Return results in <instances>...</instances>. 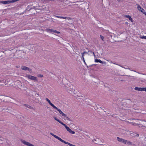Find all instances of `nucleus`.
<instances>
[{"label":"nucleus","mask_w":146,"mask_h":146,"mask_svg":"<svg viewBox=\"0 0 146 146\" xmlns=\"http://www.w3.org/2000/svg\"><path fill=\"white\" fill-rule=\"evenodd\" d=\"M26 77L29 79L36 81L37 82L38 81L37 78L36 77L34 76L29 74L27 75Z\"/></svg>","instance_id":"f257e3e1"},{"label":"nucleus","mask_w":146,"mask_h":146,"mask_svg":"<svg viewBox=\"0 0 146 146\" xmlns=\"http://www.w3.org/2000/svg\"><path fill=\"white\" fill-rule=\"evenodd\" d=\"M21 141L23 143L28 146H34L33 144L30 143L29 142L26 141L24 140H21Z\"/></svg>","instance_id":"f03ea898"},{"label":"nucleus","mask_w":146,"mask_h":146,"mask_svg":"<svg viewBox=\"0 0 146 146\" xmlns=\"http://www.w3.org/2000/svg\"><path fill=\"white\" fill-rule=\"evenodd\" d=\"M67 130L70 133L72 134H74L75 132L74 131H73L70 128L68 127L67 125L65 127Z\"/></svg>","instance_id":"7ed1b4c3"},{"label":"nucleus","mask_w":146,"mask_h":146,"mask_svg":"<svg viewBox=\"0 0 146 146\" xmlns=\"http://www.w3.org/2000/svg\"><path fill=\"white\" fill-rule=\"evenodd\" d=\"M6 85L7 84V83L6 82V80L4 79L1 80H0V85L1 86H4V84Z\"/></svg>","instance_id":"20e7f679"},{"label":"nucleus","mask_w":146,"mask_h":146,"mask_svg":"<svg viewBox=\"0 0 146 146\" xmlns=\"http://www.w3.org/2000/svg\"><path fill=\"white\" fill-rule=\"evenodd\" d=\"M130 135L132 136H136L138 137L139 136V135L137 134L136 132L131 131L130 132Z\"/></svg>","instance_id":"39448f33"},{"label":"nucleus","mask_w":146,"mask_h":146,"mask_svg":"<svg viewBox=\"0 0 146 146\" xmlns=\"http://www.w3.org/2000/svg\"><path fill=\"white\" fill-rule=\"evenodd\" d=\"M55 17L58 18H60V19H71V18L70 17H62V16H56Z\"/></svg>","instance_id":"423d86ee"},{"label":"nucleus","mask_w":146,"mask_h":146,"mask_svg":"<svg viewBox=\"0 0 146 146\" xmlns=\"http://www.w3.org/2000/svg\"><path fill=\"white\" fill-rule=\"evenodd\" d=\"M11 111V109H9V108H7L5 109L4 108L2 110V111L3 112H10Z\"/></svg>","instance_id":"0eeeda50"},{"label":"nucleus","mask_w":146,"mask_h":146,"mask_svg":"<svg viewBox=\"0 0 146 146\" xmlns=\"http://www.w3.org/2000/svg\"><path fill=\"white\" fill-rule=\"evenodd\" d=\"M125 17L127 18H128L129 19V20L131 22H133V21L131 17L129 15H125Z\"/></svg>","instance_id":"6e6552de"},{"label":"nucleus","mask_w":146,"mask_h":146,"mask_svg":"<svg viewBox=\"0 0 146 146\" xmlns=\"http://www.w3.org/2000/svg\"><path fill=\"white\" fill-rule=\"evenodd\" d=\"M54 30L52 29H46V31L50 33H53Z\"/></svg>","instance_id":"1a4fd4ad"},{"label":"nucleus","mask_w":146,"mask_h":146,"mask_svg":"<svg viewBox=\"0 0 146 146\" xmlns=\"http://www.w3.org/2000/svg\"><path fill=\"white\" fill-rule=\"evenodd\" d=\"M143 88H139L137 87H135L134 89L138 91H143Z\"/></svg>","instance_id":"9d476101"},{"label":"nucleus","mask_w":146,"mask_h":146,"mask_svg":"<svg viewBox=\"0 0 146 146\" xmlns=\"http://www.w3.org/2000/svg\"><path fill=\"white\" fill-rule=\"evenodd\" d=\"M29 68L24 66H22L21 67V69L24 70H28Z\"/></svg>","instance_id":"9b49d317"},{"label":"nucleus","mask_w":146,"mask_h":146,"mask_svg":"<svg viewBox=\"0 0 146 146\" xmlns=\"http://www.w3.org/2000/svg\"><path fill=\"white\" fill-rule=\"evenodd\" d=\"M120 66L121 67L125 69H129L130 70H131V71H134V72H136V71H135V70H131L130 69V68H128L127 67V66H126L127 67H124L123 66H121L120 65Z\"/></svg>","instance_id":"f8f14e48"},{"label":"nucleus","mask_w":146,"mask_h":146,"mask_svg":"<svg viewBox=\"0 0 146 146\" xmlns=\"http://www.w3.org/2000/svg\"><path fill=\"white\" fill-rule=\"evenodd\" d=\"M137 9H138L140 11H141L142 10H143V8H142V7H141L138 4H137Z\"/></svg>","instance_id":"ddd939ff"},{"label":"nucleus","mask_w":146,"mask_h":146,"mask_svg":"<svg viewBox=\"0 0 146 146\" xmlns=\"http://www.w3.org/2000/svg\"><path fill=\"white\" fill-rule=\"evenodd\" d=\"M24 106L30 109H33V107L31 106L28 105H27V104H25L24 105Z\"/></svg>","instance_id":"4468645a"},{"label":"nucleus","mask_w":146,"mask_h":146,"mask_svg":"<svg viewBox=\"0 0 146 146\" xmlns=\"http://www.w3.org/2000/svg\"><path fill=\"white\" fill-rule=\"evenodd\" d=\"M10 3L9 0L3 1V4H8Z\"/></svg>","instance_id":"2eb2a0df"},{"label":"nucleus","mask_w":146,"mask_h":146,"mask_svg":"<svg viewBox=\"0 0 146 146\" xmlns=\"http://www.w3.org/2000/svg\"><path fill=\"white\" fill-rule=\"evenodd\" d=\"M63 143H64L65 144H66L69 145L70 146H72V144L70 143H68V142H66L64 140L62 142Z\"/></svg>","instance_id":"dca6fc26"},{"label":"nucleus","mask_w":146,"mask_h":146,"mask_svg":"<svg viewBox=\"0 0 146 146\" xmlns=\"http://www.w3.org/2000/svg\"><path fill=\"white\" fill-rule=\"evenodd\" d=\"M51 106H52L54 109H56L57 110L58 109V108H57L56 106H55L52 103L50 105Z\"/></svg>","instance_id":"f3484780"},{"label":"nucleus","mask_w":146,"mask_h":146,"mask_svg":"<svg viewBox=\"0 0 146 146\" xmlns=\"http://www.w3.org/2000/svg\"><path fill=\"white\" fill-rule=\"evenodd\" d=\"M58 122H59L60 123H61L62 125H63L64 127H65L66 125L65 124H64L62 122L59 120V121H58Z\"/></svg>","instance_id":"a211bd4d"},{"label":"nucleus","mask_w":146,"mask_h":146,"mask_svg":"<svg viewBox=\"0 0 146 146\" xmlns=\"http://www.w3.org/2000/svg\"><path fill=\"white\" fill-rule=\"evenodd\" d=\"M58 122H59L60 123H61L62 125H63L64 127H65L66 125L65 124H64L62 122L59 120V121H58Z\"/></svg>","instance_id":"6ab92c4d"},{"label":"nucleus","mask_w":146,"mask_h":146,"mask_svg":"<svg viewBox=\"0 0 146 146\" xmlns=\"http://www.w3.org/2000/svg\"><path fill=\"white\" fill-rule=\"evenodd\" d=\"M117 140L118 141L121 142L122 141H123V139L122 138H119V137H117Z\"/></svg>","instance_id":"aec40b11"},{"label":"nucleus","mask_w":146,"mask_h":146,"mask_svg":"<svg viewBox=\"0 0 146 146\" xmlns=\"http://www.w3.org/2000/svg\"><path fill=\"white\" fill-rule=\"evenodd\" d=\"M65 117L67 120H68L70 121H72V120L71 119L69 118L68 117H67V115L66 117Z\"/></svg>","instance_id":"412c9836"},{"label":"nucleus","mask_w":146,"mask_h":146,"mask_svg":"<svg viewBox=\"0 0 146 146\" xmlns=\"http://www.w3.org/2000/svg\"><path fill=\"white\" fill-rule=\"evenodd\" d=\"M45 100L48 102L50 105V104L52 103L50 101L48 98H46Z\"/></svg>","instance_id":"4be33fe9"},{"label":"nucleus","mask_w":146,"mask_h":146,"mask_svg":"<svg viewBox=\"0 0 146 146\" xmlns=\"http://www.w3.org/2000/svg\"><path fill=\"white\" fill-rule=\"evenodd\" d=\"M100 37L103 41H104V36L100 35Z\"/></svg>","instance_id":"5701e85b"},{"label":"nucleus","mask_w":146,"mask_h":146,"mask_svg":"<svg viewBox=\"0 0 146 146\" xmlns=\"http://www.w3.org/2000/svg\"><path fill=\"white\" fill-rule=\"evenodd\" d=\"M53 33H57L58 34H60V32L57 31H56V30H54Z\"/></svg>","instance_id":"b1692460"},{"label":"nucleus","mask_w":146,"mask_h":146,"mask_svg":"<svg viewBox=\"0 0 146 146\" xmlns=\"http://www.w3.org/2000/svg\"><path fill=\"white\" fill-rule=\"evenodd\" d=\"M17 1V0H12L11 1H9L10 3H14Z\"/></svg>","instance_id":"393cba45"},{"label":"nucleus","mask_w":146,"mask_h":146,"mask_svg":"<svg viewBox=\"0 0 146 146\" xmlns=\"http://www.w3.org/2000/svg\"><path fill=\"white\" fill-rule=\"evenodd\" d=\"M100 59H95V61L96 62H100Z\"/></svg>","instance_id":"a878e982"},{"label":"nucleus","mask_w":146,"mask_h":146,"mask_svg":"<svg viewBox=\"0 0 146 146\" xmlns=\"http://www.w3.org/2000/svg\"><path fill=\"white\" fill-rule=\"evenodd\" d=\"M141 39H146V36H143L140 37Z\"/></svg>","instance_id":"bb28decb"},{"label":"nucleus","mask_w":146,"mask_h":146,"mask_svg":"<svg viewBox=\"0 0 146 146\" xmlns=\"http://www.w3.org/2000/svg\"><path fill=\"white\" fill-rule=\"evenodd\" d=\"M100 63H101V64H105L106 63V62L104 61H101V60L100 61Z\"/></svg>","instance_id":"cd10ccee"},{"label":"nucleus","mask_w":146,"mask_h":146,"mask_svg":"<svg viewBox=\"0 0 146 146\" xmlns=\"http://www.w3.org/2000/svg\"><path fill=\"white\" fill-rule=\"evenodd\" d=\"M127 142V141L124 139H123V141L121 142L123 143H126Z\"/></svg>","instance_id":"c85d7f7f"},{"label":"nucleus","mask_w":146,"mask_h":146,"mask_svg":"<svg viewBox=\"0 0 146 146\" xmlns=\"http://www.w3.org/2000/svg\"><path fill=\"white\" fill-rule=\"evenodd\" d=\"M82 60L84 63L86 65H87V64L85 61V60H84V57L82 58Z\"/></svg>","instance_id":"c756f323"},{"label":"nucleus","mask_w":146,"mask_h":146,"mask_svg":"<svg viewBox=\"0 0 146 146\" xmlns=\"http://www.w3.org/2000/svg\"><path fill=\"white\" fill-rule=\"evenodd\" d=\"M58 110L60 114H61L62 113V112H63L61 111V110L60 109H58V110Z\"/></svg>","instance_id":"7c9ffc66"},{"label":"nucleus","mask_w":146,"mask_h":146,"mask_svg":"<svg viewBox=\"0 0 146 146\" xmlns=\"http://www.w3.org/2000/svg\"><path fill=\"white\" fill-rule=\"evenodd\" d=\"M61 114L63 116H64V117H66V114H65V113H64L63 112H62V113Z\"/></svg>","instance_id":"2f4dec72"},{"label":"nucleus","mask_w":146,"mask_h":146,"mask_svg":"<svg viewBox=\"0 0 146 146\" xmlns=\"http://www.w3.org/2000/svg\"><path fill=\"white\" fill-rule=\"evenodd\" d=\"M54 118L56 121L58 122L59 121V120L57 117H54Z\"/></svg>","instance_id":"473e14b6"},{"label":"nucleus","mask_w":146,"mask_h":146,"mask_svg":"<svg viewBox=\"0 0 146 146\" xmlns=\"http://www.w3.org/2000/svg\"><path fill=\"white\" fill-rule=\"evenodd\" d=\"M38 77H43V76L42 75L39 74L38 75Z\"/></svg>","instance_id":"72a5a7b5"},{"label":"nucleus","mask_w":146,"mask_h":146,"mask_svg":"<svg viewBox=\"0 0 146 146\" xmlns=\"http://www.w3.org/2000/svg\"><path fill=\"white\" fill-rule=\"evenodd\" d=\"M28 70L29 72H30L31 73L32 72V69L29 68Z\"/></svg>","instance_id":"f704fd0d"},{"label":"nucleus","mask_w":146,"mask_h":146,"mask_svg":"<svg viewBox=\"0 0 146 146\" xmlns=\"http://www.w3.org/2000/svg\"><path fill=\"white\" fill-rule=\"evenodd\" d=\"M142 89L143 91H145L146 92V87L143 88Z\"/></svg>","instance_id":"c9c22d12"},{"label":"nucleus","mask_w":146,"mask_h":146,"mask_svg":"<svg viewBox=\"0 0 146 146\" xmlns=\"http://www.w3.org/2000/svg\"><path fill=\"white\" fill-rule=\"evenodd\" d=\"M53 136L55 138H56L57 139V138L58 137V136H57L55 135H54Z\"/></svg>","instance_id":"e433bc0d"},{"label":"nucleus","mask_w":146,"mask_h":146,"mask_svg":"<svg viewBox=\"0 0 146 146\" xmlns=\"http://www.w3.org/2000/svg\"><path fill=\"white\" fill-rule=\"evenodd\" d=\"M57 139H58V140H59V141H60L62 140V139L60 138L59 137H58V138H57Z\"/></svg>","instance_id":"4c0bfd02"},{"label":"nucleus","mask_w":146,"mask_h":146,"mask_svg":"<svg viewBox=\"0 0 146 146\" xmlns=\"http://www.w3.org/2000/svg\"><path fill=\"white\" fill-rule=\"evenodd\" d=\"M84 54L83 53H82V58L84 57Z\"/></svg>","instance_id":"58836bf2"},{"label":"nucleus","mask_w":146,"mask_h":146,"mask_svg":"<svg viewBox=\"0 0 146 146\" xmlns=\"http://www.w3.org/2000/svg\"><path fill=\"white\" fill-rule=\"evenodd\" d=\"M127 143L129 144H131V143L129 141H127Z\"/></svg>","instance_id":"ea45409f"},{"label":"nucleus","mask_w":146,"mask_h":146,"mask_svg":"<svg viewBox=\"0 0 146 146\" xmlns=\"http://www.w3.org/2000/svg\"><path fill=\"white\" fill-rule=\"evenodd\" d=\"M141 11L143 13L145 12V10L143 9V10H142Z\"/></svg>","instance_id":"a19ab883"},{"label":"nucleus","mask_w":146,"mask_h":146,"mask_svg":"<svg viewBox=\"0 0 146 146\" xmlns=\"http://www.w3.org/2000/svg\"><path fill=\"white\" fill-rule=\"evenodd\" d=\"M113 64H115L117 65H118V66H120V65L119 64H116V63H113Z\"/></svg>","instance_id":"79ce46f5"},{"label":"nucleus","mask_w":146,"mask_h":146,"mask_svg":"<svg viewBox=\"0 0 146 146\" xmlns=\"http://www.w3.org/2000/svg\"><path fill=\"white\" fill-rule=\"evenodd\" d=\"M32 9H36V8L35 7H33V8Z\"/></svg>","instance_id":"37998d69"},{"label":"nucleus","mask_w":146,"mask_h":146,"mask_svg":"<svg viewBox=\"0 0 146 146\" xmlns=\"http://www.w3.org/2000/svg\"><path fill=\"white\" fill-rule=\"evenodd\" d=\"M50 134H51V135H52L53 136H54V134L53 133H50Z\"/></svg>","instance_id":"c03bdc74"},{"label":"nucleus","mask_w":146,"mask_h":146,"mask_svg":"<svg viewBox=\"0 0 146 146\" xmlns=\"http://www.w3.org/2000/svg\"><path fill=\"white\" fill-rule=\"evenodd\" d=\"M93 55L94 56V57H96V56L95 54V53L94 52H93Z\"/></svg>","instance_id":"a18cd8bd"},{"label":"nucleus","mask_w":146,"mask_h":146,"mask_svg":"<svg viewBox=\"0 0 146 146\" xmlns=\"http://www.w3.org/2000/svg\"><path fill=\"white\" fill-rule=\"evenodd\" d=\"M145 15H146V12H144L143 13Z\"/></svg>","instance_id":"49530a36"},{"label":"nucleus","mask_w":146,"mask_h":146,"mask_svg":"<svg viewBox=\"0 0 146 146\" xmlns=\"http://www.w3.org/2000/svg\"><path fill=\"white\" fill-rule=\"evenodd\" d=\"M83 53L85 54H87L88 53V52H83Z\"/></svg>","instance_id":"de8ad7c7"},{"label":"nucleus","mask_w":146,"mask_h":146,"mask_svg":"<svg viewBox=\"0 0 146 146\" xmlns=\"http://www.w3.org/2000/svg\"><path fill=\"white\" fill-rule=\"evenodd\" d=\"M3 3V1H0V3Z\"/></svg>","instance_id":"09e8293b"},{"label":"nucleus","mask_w":146,"mask_h":146,"mask_svg":"<svg viewBox=\"0 0 146 146\" xmlns=\"http://www.w3.org/2000/svg\"><path fill=\"white\" fill-rule=\"evenodd\" d=\"M63 140L62 139V140H61L60 141L62 142L63 141Z\"/></svg>","instance_id":"8fccbe9b"},{"label":"nucleus","mask_w":146,"mask_h":146,"mask_svg":"<svg viewBox=\"0 0 146 146\" xmlns=\"http://www.w3.org/2000/svg\"><path fill=\"white\" fill-rule=\"evenodd\" d=\"M110 63H113V62H112V61H111L110 62Z\"/></svg>","instance_id":"3c124183"},{"label":"nucleus","mask_w":146,"mask_h":146,"mask_svg":"<svg viewBox=\"0 0 146 146\" xmlns=\"http://www.w3.org/2000/svg\"><path fill=\"white\" fill-rule=\"evenodd\" d=\"M38 96H39V94L38 93H37L36 94Z\"/></svg>","instance_id":"603ef678"},{"label":"nucleus","mask_w":146,"mask_h":146,"mask_svg":"<svg viewBox=\"0 0 146 146\" xmlns=\"http://www.w3.org/2000/svg\"><path fill=\"white\" fill-rule=\"evenodd\" d=\"M128 77H130L131 76L130 75H127V76Z\"/></svg>","instance_id":"864d4df0"},{"label":"nucleus","mask_w":146,"mask_h":146,"mask_svg":"<svg viewBox=\"0 0 146 146\" xmlns=\"http://www.w3.org/2000/svg\"><path fill=\"white\" fill-rule=\"evenodd\" d=\"M26 10H25V11H24V12H25V11H26Z\"/></svg>","instance_id":"5fc2aeb1"},{"label":"nucleus","mask_w":146,"mask_h":146,"mask_svg":"<svg viewBox=\"0 0 146 146\" xmlns=\"http://www.w3.org/2000/svg\"><path fill=\"white\" fill-rule=\"evenodd\" d=\"M26 10H25V11H24V12H25V11H26Z\"/></svg>","instance_id":"6e6d98bb"},{"label":"nucleus","mask_w":146,"mask_h":146,"mask_svg":"<svg viewBox=\"0 0 146 146\" xmlns=\"http://www.w3.org/2000/svg\"><path fill=\"white\" fill-rule=\"evenodd\" d=\"M26 10H25V11H24V12H25V11H26Z\"/></svg>","instance_id":"4d7b16f0"},{"label":"nucleus","mask_w":146,"mask_h":146,"mask_svg":"<svg viewBox=\"0 0 146 146\" xmlns=\"http://www.w3.org/2000/svg\"><path fill=\"white\" fill-rule=\"evenodd\" d=\"M107 60V61H108V62H109V60Z\"/></svg>","instance_id":"13d9d810"}]
</instances>
